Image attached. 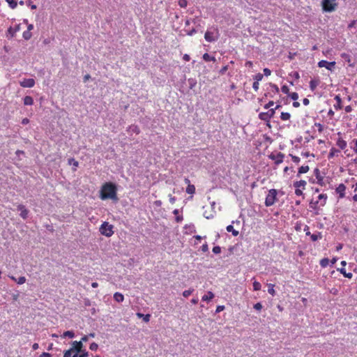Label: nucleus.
<instances>
[{"mask_svg": "<svg viewBox=\"0 0 357 357\" xmlns=\"http://www.w3.org/2000/svg\"><path fill=\"white\" fill-rule=\"evenodd\" d=\"M100 198L102 200L109 199L116 201L118 199L116 185L112 182L104 183L100 190Z\"/></svg>", "mask_w": 357, "mask_h": 357, "instance_id": "f257e3e1", "label": "nucleus"}, {"mask_svg": "<svg viewBox=\"0 0 357 357\" xmlns=\"http://www.w3.org/2000/svg\"><path fill=\"white\" fill-rule=\"evenodd\" d=\"M278 191L275 189H271L268 190V195L265 199V206H273L277 201Z\"/></svg>", "mask_w": 357, "mask_h": 357, "instance_id": "f03ea898", "label": "nucleus"}, {"mask_svg": "<svg viewBox=\"0 0 357 357\" xmlns=\"http://www.w3.org/2000/svg\"><path fill=\"white\" fill-rule=\"evenodd\" d=\"M328 196L326 194H320L318 200L315 202H310V206L314 210H319L320 206H324L326 204Z\"/></svg>", "mask_w": 357, "mask_h": 357, "instance_id": "7ed1b4c3", "label": "nucleus"}, {"mask_svg": "<svg viewBox=\"0 0 357 357\" xmlns=\"http://www.w3.org/2000/svg\"><path fill=\"white\" fill-rule=\"evenodd\" d=\"M219 32L218 29L212 27L207 30L204 34V38L208 42H213L218 39Z\"/></svg>", "mask_w": 357, "mask_h": 357, "instance_id": "20e7f679", "label": "nucleus"}, {"mask_svg": "<svg viewBox=\"0 0 357 357\" xmlns=\"http://www.w3.org/2000/svg\"><path fill=\"white\" fill-rule=\"evenodd\" d=\"M100 232L107 237H110L114 234L113 226L107 222H104L100 227Z\"/></svg>", "mask_w": 357, "mask_h": 357, "instance_id": "39448f33", "label": "nucleus"}, {"mask_svg": "<svg viewBox=\"0 0 357 357\" xmlns=\"http://www.w3.org/2000/svg\"><path fill=\"white\" fill-rule=\"evenodd\" d=\"M335 0H322V7L324 10L326 12H331L335 9L337 6Z\"/></svg>", "mask_w": 357, "mask_h": 357, "instance_id": "423d86ee", "label": "nucleus"}, {"mask_svg": "<svg viewBox=\"0 0 357 357\" xmlns=\"http://www.w3.org/2000/svg\"><path fill=\"white\" fill-rule=\"evenodd\" d=\"M275 113V109H271L266 112H261L259 114V117L261 120L264 121H269L270 119L273 117Z\"/></svg>", "mask_w": 357, "mask_h": 357, "instance_id": "0eeeda50", "label": "nucleus"}, {"mask_svg": "<svg viewBox=\"0 0 357 357\" xmlns=\"http://www.w3.org/2000/svg\"><path fill=\"white\" fill-rule=\"evenodd\" d=\"M269 158L275 161V164L278 165L283 162L284 155V153L279 152L277 154H271Z\"/></svg>", "mask_w": 357, "mask_h": 357, "instance_id": "6e6552de", "label": "nucleus"}, {"mask_svg": "<svg viewBox=\"0 0 357 357\" xmlns=\"http://www.w3.org/2000/svg\"><path fill=\"white\" fill-rule=\"evenodd\" d=\"M347 187L344 183L339 184L335 188V192L338 194V199H342L345 197V191Z\"/></svg>", "mask_w": 357, "mask_h": 357, "instance_id": "1a4fd4ad", "label": "nucleus"}, {"mask_svg": "<svg viewBox=\"0 0 357 357\" xmlns=\"http://www.w3.org/2000/svg\"><path fill=\"white\" fill-rule=\"evenodd\" d=\"M335 61L328 62L326 60H321V61H319V63H318L319 67L326 68V69H328L329 70H332V69L335 67Z\"/></svg>", "mask_w": 357, "mask_h": 357, "instance_id": "9d476101", "label": "nucleus"}, {"mask_svg": "<svg viewBox=\"0 0 357 357\" xmlns=\"http://www.w3.org/2000/svg\"><path fill=\"white\" fill-rule=\"evenodd\" d=\"M35 80L32 78L24 79L20 82L21 86L24 88H32L35 85Z\"/></svg>", "mask_w": 357, "mask_h": 357, "instance_id": "9b49d317", "label": "nucleus"}, {"mask_svg": "<svg viewBox=\"0 0 357 357\" xmlns=\"http://www.w3.org/2000/svg\"><path fill=\"white\" fill-rule=\"evenodd\" d=\"M338 138L336 141V145L340 148V150H344L347 148V142L342 139L341 137V133H337Z\"/></svg>", "mask_w": 357, "mask_h": 357, "instance_id": "f8f14e48", "label": "nucleus"}, {"mask_svg": "<svg viewBox=\"0 0 357 357\" xmlns=\"http://www.w3.org/2000/svg\"><path fill=\"white\" fill-rule=\"evenodd\" d=\"M82 347H83V344H82V341H79V342L74 341L72 343V347L70 349H73V352L79 353L82 351Z\"/></svg>", "mask_w": 357, "mask_h": 357, "instance_id": "ddd939ff", "label": "nucleus"}, {"mask_svg": "<svg viewBox=\"0 0 357 357\" xmlns=\"http://www.w3.org/2000/svg\"><path fill=\"white\" fill-rule=\"evenodd\" d=\"M314 175L316 176V178L317 180V183L321 186H324L325 185V183H324V178L323 176L321 175V173H320V171L319 169H314Z\"/></svg>", "mask_w": 357, "mask_h": 357, "instance_id": "4468645a", "label": "nucleus"}, {"mask_svg": "<svg viewBox=\"0 0 357 357\" xmlns=\"http://www.w3.org/2000/svg\"><path fill=\"white\" fill-rule=\"evenodd\" d=\"M340 153V149H337L335 147H332L331 149H330V151L328 153V160H331L335 157H337L339 155V154Z\"/></svg>", "mask_w": 357, "mask_h": 357, "instance_id": "2eb2a0df", "label": "nucleus"}, {"mask_svg": "<svg viewBox=\"0 0 357 357\" xmlns=\"http://www.w3.org/2000/svg\"><path fill=\"white\" fill-rule=\"evenodd\" d=\"M17 209L20 211V216L23 219H26L28 216L29 211L25 208V206L22 204H19L17 206Z\"/></svg>", "mask_w": 357, "mask_h": 357, "instance_id": "dca6fc26", "label": "nucleus"}, {"mask_svg": "<svg viewBox=\"0 0 357 357\" xmlns=\"http://www.w3.org/2000/svg\"><path fill=\"white\" fill-rule=\"evenodd\" d=\"M306 185H307V182L305 180H300L298 181H295L294 183V187L295 188H300V189H303V190L305 189Z\"/></svg>", "mask_w": 357, "mask_h": 357, "instance_id": "f3484780", "label": "nucleus"}, {"mask_svg": "<svg viewBox=\"0 0 357 357\" xmlns=\"http://www.w3.org/2000/svg\"><path fill=\"white\" fill-rule=\"evenodd\" d=\"M336 101V104L334 105V108L336 110L341 109L342 108V99L340 95H336L334 98Z\"/></svg>", "mask_w": 357, "mask_h": 357, "instance_id": "a211bd4d", "label": "nucleus"}, {"mask_svg": "<svg viewBox=\"0 0 357 357\" xmlns=\"http://www.w3.org/2000/svg\"><path fill=\"white\" fill-rule=\"evenodd\" d=\"M310 168H309V166L308 165H303V166H301L299 169H298V173H297V175L296 176L297 177H299L301 176V174H305V173H307L308 171H309Z\"/></svg>", "mask_w": 357, "mask_h": 357, "instance_id": "6ab92c4d", "label": "nucleus"}, {"mask_svg": "<svg viewBox=\"0 0 357 357\" xmlns=\"http://www.w3.org/2000/svg\"><path fill=\"white\" fill-rule=\"evenodd\" d=\"M9 278L16 282L17 284H22L24 283H25L26 282V278L24 276H21L18 279H16L14 276L11 275V276H9Z\"/></svg>", "mask_w": 357, "mask_h": 357, "instance_id": "aec40b11", "label": "nucleus"}, {"mask_svg": "<svg viewBox=\"0 0 357 357\" xmlns=\"http://www.w3.org/2000/svg\"><path fill=\"white\" fill-rule=\"evenodd\" d=\"M214 298V294L212 291H208L207 294L204 295L202 298L203 301H210Z\"/></svg>", "mask_w": 357, "mask_h": 357, "instance_id": "412c9836", "label": "nucleus"}, {"mask_svg": "<svg viewBox=\"0 0 357 357\" xmlns=\"http://www.w3.org/2000/svg\"><path fill=\"white\" fill-rule=\"evenodd\" d=\"M114 299L118 303H121L124 300V296L121 293L116 292L114 294Z\"/></svg>", "mask_w": 357, "mask_h": 357, "instance_id": "4be33fe9", "label": "nucleus"}, {"mask_svg": "<svg viewBox=\"0 0 357 357\" xmlns=\"http://www.w3.org/2000/svg\"><path fill=\"white\" fill-rule=\"evenodd\" d=\"M226 229L228 232H231L234 236H237L239 234L238 231L234 229V227L231 225H228Z\"/></svg>", "mask_w": 357, "mask_h": 357, "instance_id": "5701e85b", "label": "nucleus"}, {"mask_svg": "<svg viewBox=\"0 0 357 357\" xmlns=\"http://www.w3.org/2000/svg\"><path fill=\"white\" fill-rule=\"evenodd\" d=\"M24 104L25 105H32L33 104V99L31 96H26L24 98Z\"/></svg>", "mask_w": 357, "mask_h": 357, "instance_id": "b1692460", "label": "nucleus"}, {"mask_svg": "<svg viewBox=\"0 0 357 357\" xmlns=\"http://www.w3.org/2000/svg\"><path fill=\"white\" fill-rule=\"evenodd\" d=\"M20 28H19V24H16L15 26V29H13V27H10L8 30V33L10 35L11 37H13L15 33L19 31Z\"/></svg>", "mask_w": 357, "mask_h": 357, "instance_id": "393cba45", "label": "nucleus"}, {"mask_svg": "<svg viewBox=\"0 0 357 357\" xmlns=\"http://www.w3.org/2000/svg\"><path fill=\"white\" fill-rule=\"evenodd\" d=\"M186 192L190 195L195 193V187L192 184H189L186 188Z\"/></svg>", "mask_w": 357, "mask_h": 357, "instance_id": "a878e982", "label": "nucleus"}, {"mask_svg": "<svg viewBox=\"0 0 357 357\" xmlns=\"http://www.w3.org/2000/svg\"><path fill=\"white\" fill-rule=\"evenodd\" d=\"M319 85V81L316 79H312L310 82V89L314 91L317 86Z\"/></svg>", "mask_w": 357, "mask_h": 357, "instance_id": "bb28decb", "label": "nucleus"}, {"mask_svg": "<svg viewBox=\"0 0 357 357\" xmlns=\"http://www.w3.org/2000/svg\"><path fill=\"white\" fill-rule=\"evenodd\" d=\"M322 238V235L321 232H317V234H312L310 235V238L312 241H317L319 239Z\"/></svg>", "mask_w": 357, "mask_h": 357, "instance_id": "cd10ccee", "label": "nucleus"}, {"mask_svg": "<svg viewBox=\"0 0 357 357\" xmlns=\"http://www.w3.org/2000/svg\"><path fill=\"white\" fill-rule=\"evenodd\" d=\"M338 271L345 277L347 278L351 279L353 277V274L351 273H347L345 268H342L340 269H338Z\"/></svg>", "mask_w": 357, "mask_h": 357, "instance_id": "c85d7f7f", "label": "nucleus"}, {"mask_svg": "<svg viewBox=\"0 0 357 357\" xmlns=\"http://www.w3.org/2000/svg\"><path fill=\"white\" fill-rule=\"evenodd\" d=\"M203 59L205 61H215V59L214 56H210L208 53H205L203 55Z\"/></svg>", "mask_w": 357, "mask_h": 357, "instance_id": "c756f323", "label": "nucleus"}, {"mask_svg": "<svg viewBox=\"0 0 357 357\" xmlns=\"http://www.w3.org/2000/svg\"><path fill=\"white\" fill-rule=\"evenodd\" d=\"M130 130L132 132H134L137 135H138L139 132H140V130H139V128L136 126V125H132L130 126L129 128Z\"/></svg>", "mask_w": 357, "mask_h": 357, "instance_id": "7c9ffc66", "label": "nucleus"}, {"mask_svg": "<svg viewBox=\"0 0 357 357\" xmlns=\"http://www.w3.org/2000/svg\"><path fill=\"white\" fill-rule=\"evenodd\" d=\"M320 266L323 268H326L329 264V259L328 258H323L320 260Z\"/></svg>", "mask_w": 357, "mask_h": 357, "instance_id": "2f4dec72", "label": "nucleus"}, {"mask_svg": "<svg viewBox=\"0 0 357 357\" xmlns=\"http://www.w3.org/2000/svg\"><path fill=\"white\" fill-rule=\"evenodd\" d=\"M291 115L288 112H282L280 115V118L282 121H287L290 119Z\"/></svg>", "mask_w": 357, "mask_h": 357, "instance_id": "473e14b6", "label": "nucleus"}, {"mask_svg": "<svg viewBox=\"0 0 357 357\" xmlns=\"http://www.w3.org/2000/svg\"><path fill=\"white\" fill-rule=\"evenodd\" d=\"M74 336H75V333L73 331H67L64 332L62 335L63 337H68L70 338H73V337H74Z\"/></svg>", "mask_w": 357, "mask_h": 357, "instance_id": "72a5a7b5", "label": "nucleus"}, {"mask_svg": "<svg viewBox=\"0 0 357 357\" xmlns=\"http://www.w3.org/2000/svg\"><path fill=\"white\" fill-rule=\"evenodd\" d=\"M268 292L271 295L275 296V289H274L275 284H268Z\"/></svg>", "mask_w": 357, "mask_h": 357, "instance_id": "f704fd0d", "label": "nucleus"}, {"mask_svg": "<svg viewBox=\"0 0 357 357\" xmlns=\"http://www.w3.org/2000/svg\"><path fill=\"white\" fill-rule=\"evenodd\" d=\"M6 1L12 9L15 8L17 6V3L15 0H6Z\"/></svg>", "mask_w": 357, "mask_h": 357, "instance_id": "c9c22d12", "label": "nucleus"}, {"mask_svg": "<svg viewBox=\"0 0 357 357\" xmlns=\"http://www.w3.org/2000/svg\"><path fill=\"white\" fill-rule=\"evenodd\" d=\"M314 127L317 128V130L319 133H321L324 130V126L320 123H315Z\"/></svg>", "mask_w": 357, "mask_h": 357, "instance_id": "e433bc0d", "label": "nucleus"}, {"mask_svg": "<svg viewBox=\"0 0 357 357\" xmlns=\"http://www.w3.org/2000/svg\"><path fill=\"white\" fill-rule=\"evenodd\" d=\"M261 285L260 282H259L257 281H255L253 282V290L254 291H259L261 289Z\"/></svg>", "mask_w": 357, "mask_h": 357, "instance_id": "4c0bfd02", "label": "nucleus"}, {"mask_svg": "<svg viewBox=\"0 0 357 357\" xmlns=\"http://www.w3.org/2000/svg\"><path fill=\"white\" fill-rule=\"evenodd\" d=\"M255 82H259L263 79V75L261 73H257L253 77Z\"/></svg>", "mask_w": 357, "mask_h": 357, "instance_id": "58836bf2", "label": "nucleus"}, {"mask_svg": "<svg viewBox=\"0 0 357 357\" xmlns=\"http://www.w3.org/2000/svg\"><path fill=\"white\" fill-rule=\"evenodd\" d=\"M203 215L206 218V219H211L213 218V214L211 211L210 212H207L206 211H205L203 213Z\"/></svg>", "mask_w": 357, "mask_h": 357, "instance_id": "ea45409f", "label": "nucleus"}, {"mask_svg": "<svg viewBox=\"0 0 357 357\" xmlns=\"http://www.w3.org/2000/svg\"><path fill=\"white\" fill-rule=\"evenodd\" d=\"M289 156L291 158V160L294 162L298 164L301 161V159L298 156L294 155L292 154H289Z\"/></svg>", "mask_w": 357, "mask_h": 357, "instance_id": "a19ab883", "label": "nucleus"}, {"mask_svg": "<svg viewBox=\"0 0 357 357\" xmlns=\"http://www.w3.org/2000/svg\"><path fill=\"white\" fill-rule=\"evenodd\" d=\"M194 291V289H188V290H185L183 292V296L185 298L188 297L192 292Z\"/></svg>", "mask_w": 357, "mask_h": 357, "instance_id": "79ce46f5", "label": "nucleus"}, {"mask_svg": "<svg viewBox=\"0 0 357 357\" xmlns=\"http://www.w3.org/2000/svg\"><path fill=\"white\" fill-rule=\"evenodd\" d=\"M73 349H70L68 350H66L63 354V357H72L73 356Z\"/></svg>", "mask_w": 357, "mask_h": 357, "instance_id": "37998d69", "label": "nucleus"}, {"mask_svg": "<svg viewBox=\"0 0 357 357\" xmlns=\"http://www.w3.org/2000/svg\"><path fill=\"white\" fill-rule=\"evenodd\" d=\"M23 37L25 40H29V38H31V33L30 31H25L24 33H23Z\"/></svg>", "mask_w": 357, "mask_h": 357, "instance_id": "c03bdc74", "label": "nucleus"}, {"mask_svg": "<svg viewBox=\"0 0 357 357\" xmlns=\"http://www.w3.org/2000/svg\"><path fill=\"white\" fill-rule=\"evenodd\" d=\"M281 91L284 94H289V87L287 86V85H283L282 87H281Z\"/></svg>", "mask_w": 357, "mask_h": 357, "instance_id": "a18cd8bd", "label": "nucleus"}, {"mask_svg": "<svg viewBox=\"0 0 357 357\" xmlns=\"http://www.w3.org/2000/svg\"><path fill=\"white\" fill-rule=\"evenodd\" d=\"M178 5L181 8H185L188 5L187 0H179Z\"/></svg>", "mask_w": 357, "mask_h": 357, "instance_id": "49530a36", "label": "nucleus"}, {"mask_svg": "<svg viewBox=\"0 0 357 357\" xmlns=\"http://www.w3.org/2000/svg\"><path fill=\"white\" fill-rule=\"evenodd\" d=\"M289 96L294 100H296L298 99V94L296 92H293L289 94Z\"/></svg>", "mask_w": 357, "mask_h": 357, "instance_id": "de8ad7c7", "label": "nucleus"}, {"mask_svg": "<svg viewBox=\"0 0 357 357\" xmlns=\"http://www.w3.org/2000/svg\"><path fill=\"white\" fill-rule=\"evenodd\" d=\"M98 345L96 342H93L90 344L89 349L92 351H96Z\"/></svg>", "mask_w": 357, "mask_h": 357, "instance_id": "09e8293b", "label": "nucleus"}, {"mask_svg": "<svg viewBox=\"0 0 357 357\" xmlns=\"http://www.w3.org/2000/svg\"><path fill=\"white\" fill-rule=\"evenodd\" d=\"M213 252L215 254H219L221 252V248L220 246H215L213 248Z\"/></svg>", "mask_w": 357, "mask_h": 357, "instance_id": "8fccbe9b", "label": "nucleus"}, {"mask_svg": "<svg viewBox=\"0 0 357 357\" xmlns=\"http://www.w3.org/2000/svg\"><path fill=\"white\" fill-rule=\"evenodd\" d=\"M254 308L256 310H261L262 309L261 303H257L256 304L254 305Z\"/></svg>", "mask_w": 357, "mask_h": 357, "instance_id": "3c124183", "label": "nucleus"}, {"mask_svg": "<svg viewBox=\"0 0 357 357\" xmlns=\"http://www.w3.org/2000/svg\"><path fill=\"white\" fill-rule=\"evenodd\" d=\"M353 143H354V146L352 147L354 151L355 152V153L357 154V139H355L353 140Z\"/></svg>", "mask_w": 357, "mask_h": 357, "instance_id": "603ef678", "label": "nucleus"}, {"mask_svg": "<svg viewBox=\"0 0 357 357\" xmlns=\"http://www.w3.org/2000/svg\"><path fill=\"white\" fill-rule=\"evenodd\" d=\"M295 194L297 196H301L303 195V189L295 188Z\"/></svg>", "mask_w": 357, "mask_h": 357, "instance_id": "864d4df0", "label": "nucleus"}, {"mask_svg": "<svg viewBox=\"0 0 357 357\" xmlns=\"http://www.w3.org/2000/svg\"><path fill=\"white\" fill-rule=\"evenodd\" d=\"M201 250L204 252H207L208 250V247L207 243H205V244L202 245V247H201Z\"/></svg>", "mask_w": 357, "mask_h": 357, "instance_id": "5fc2aeb1", "label": "nucleus"}, {"mask_svg": "<svg viewBox=\"0 0 357 357\" xmlns=\"http://www.w3.org/2000/svg\"><path fill=\"white\" fill-rule=\"evenodd\" d=\"M259 82H254L253 84H252V88L255 91H257L259 90Z\"/></svg>", "mask_w": 357, "mask_h": 357, "instance_id": "6e6d98bb", "label": "nucleus"}, {"mask_svg": "<svg viewBox=\"0 0 357 357\" xmlns=\"http://www.w3.org/2000/svg\"><path fill=\"white\" fill-rule=\"evenodd\" d=\"M264 74L265 76H269L271 74V70L268 68H264Z\"/></svg>", "mask_w": 357, "mask_h": 357, "instance_id": "4d7b16f0", "label": "nucleus"}, {"mask_svg": "<svg viewBox=\"0 0 357 357\" xmlns=\"http://www.w3.org/2000/svg\"><path fill=\"white\" fill-rule=\"evenodd\" d=\"M73 162V165L75 167H77V166H78V162H77V161H76V160H75V159H73V158H70V159H69V160H68V162H69V164H71V162Z\"/></svg>", "mask_w": 357, "mask_h": 357, "instance_id": "13d9d810", "label": "nucleus"}, {"mask_svg": "<svg viewBox=\"0 0 357 357\" xmlns=\"http://www.w3.org/2000/svg\"><path fill=\"white\" fill-rule=\"evenodd\" d=\"M81 357H88L89 353L86 350H82L81 352H79Z\"/></svg>", "mask_w": 357, "mask_h": 357, "instance_id": "bf43d9fd", "label": "nucleus"}, {"mask_svg": "<svg viewBox=\"0 0 357 357\" xmlns=\"http://www.w3.org/2000/svg\"><path fill=\"white\" fill-rule=\"evenodd\" d=\"M151 315L149 314H145L143 316V320L145 322H149L150 320Z\"/></svg>", "mask_w": 357, "mask_h": 357, "instance_id": "052dcab7", "label": "nucleus"}, {"mask_svg": "<svg viewBox=\"0 0 357 357\" xmlns=\"http://www.w3.org/2000/svg\"><path fill=\"white\" fill-rule=\"evenodd\" d=\"M273 105H274V102L271 100L264 106V108L265 109H268L271 107H272Z\"/></svg>", "mask_w": 357, "mask_h": 357, "instance_id": "680f3d73", "label": "nucleus"}, {"mask_svg": "<svg viewBox=\"0 0 357 357\" xmlns=\"http://www.w3.org/2000/svg\"><path fill=\"white\" fill-rule=\"evenodd\" d=\"M342 58L347 59L349 62L350 61L349 55L346 53H342L341 54Z\"/></svg>", "mask_w": 357, "mask_h": 357, "instance_id": "e2e57ef3", "label": "nucleus"}, {"mask_svg": "<svg viewBox=\"0 0 357 357\" xmlns=\"http://www.w3.org/2000/svg\"><path fill=\"white\" fill-rule=\"evenodd\" d=\"M224 309H225V306L224 305H218L216 307L215 312H220L222 311Z\"/></svg>", "mask_w": 357, "mask_h": 357, "instance_id": "0e129e2a", "label": "nucleus"}, {"mask_svg": "<svg viewBox=\"0 0 357 357\" xmlns=\"http://www.w3.org/2000/svg\"><path fill=\"white\" fill-rule=\"evenodd\" d=\"M39 357H52V355L47 352H43L42 354L39 356Z\"/></svg>", "mask_w": 357, "mask_h": 357, "instance_id": "69168bd1", "label": "nucleus"}, {"mask_svg": "<svg viewBox=\"0 0 357 357\" xmlns=\"http://www.w3.org/2000/svg\"><path fill=\"white\" fill-rule=\"evenodd\" d=\"M344 110L346 112L349 113L352 111V107L351 105H347L345 107Z\"/></svg>", "mask_w": 357, "mask_h": 357, "instance_id": "338daca9", "label": "nucleus"}, {"mask_svg": "<svg viewBox=\"0 0 357 357\" xmlns=\"http://www.w3.org/2000/svg\"><path fill=\"white\" fill-rule=\"evenodd\" d=\"M296 55V52H294V53L289 52L288 57L289 59L291 60L295 57Z\"/></svg>", "mask_w": 357, "mask_h": 357, "instance_id": "774afa93", "label": "nucleus"}]
</instances>
